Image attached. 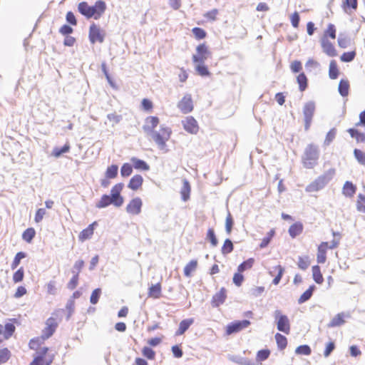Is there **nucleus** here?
I'll return each instance as SVG.
<instances>
[{"label": "nucleus", "mask_w": 365, "mask_h": 365, "mask_svg": "<svg viewBox=\"0 0 365 365\" xmlns=\"http://www.w3.org/2000/svg\"><path fill=\"white\" fill-rule=\"evenodd\" d=\"M274 317L277 322V329L285 334H289L290 331V324L288 317L282 314L280 310H275Z\"/></svg>", "instance_id": "obj_5"}, {"label": "nucleus", "mask_w": 365, "mask_h": 365, "mask_svg": "<svg viewBox=\"0 0 365 365\" xmlns=\"http://www.w3.org/2000/svg\"><path fill=\"white\" fill-rule=\"evenodd\" d=\"M314 288H315V286L314 285H312L309 287L308 289H307L301 296L298 299V303L299 304H302L305 302H307V300H309L311 297L312 296V294H313V292L314 290Z\"/></svg>", "instance_id": "obj_25"}, {"label": "nucleus", "mask_w": 365, "mask_h": 365, "mask_svg": "<svg viewBox=\"0 0 365 365\" xmlns=\"http://www.w3.org/2000/svg\"><path fill=\"white\" fill-rule=\"evenodd\" d=\"M355 56L354 51L346 52L341 56V60L344 62H350L354 60Z\"/></svg>", "instance_id": "obj_59"}, {"label": "nucleus", "mask_w": 365, "mask_h": 365, "mask_svg": "<svg viewBox=\"0 0 365 365\" xmlns=\"http://www.w3.org/2000/svg\"><path fill=\"white\" fill-rule=\"evenodd\" d=\"M178 108L182 113L186 114L193 109L192 100L190 94H186L178 103Z\"/></svg>", "instance_id": "obj_11"}, {"label": "nucleus", "mask_w": 365, "mask_h": 365, "mask_svg": "<svg viewBox=\"0 0 365 365\" xmlns=\"http://www.w3.org/2000/svg\"><path fill=\"white\" fill-rule=\"evenodd\" d=\"M107 118L112 123V126H114L122 120V116L115 113H109L107 115Z\"/></svg>", "instance_id": "obj_53"}, {"label": "nucleus", "mask_w": 365, "mask_h": 365, "mask_svg": "<svg viewBox=\"0 0 365 365\" xmlns=\"http://www.w3.org/2000/svg\"><path fill=\"white\" fill-rule=\"evenodd\" d=\"M24 271L23 267L19 268L13 275V280L15 283L20 282L23 280Z\"/></svg>", "instance_id": "obj_55"}, {"label": "nucleus", "mask_w": 365, "mask_h": 365, "mask_svg": "<svg viewBox=\"0 0 365 365\" xmlns=\"http://www.w3.org/2000/svg\"><path fill=\"white\" fill-rule=\"evenodd\" d=\"M105 33L101 29L99 26L95 24H92L89 29V40L91 43H95L96 41L103 43L104 41Z\"/></svg>", "instance_id": "obj_7"}, {"label": "nucleus", "mask_w": 365, "mask_h": 365, "mask_svg": "<svg viewBox=\"0 0 365 365\" xmlns=\"http://www.w3.org/2000/svg\"><path fill=\"white\" fill-rule=\"evenodd\" d=\"M193 322L194 321L192 319H184L182 321H181L179 324V328H178V331H176L175 334L176 335L183 334L188 329V328L193 323Z\"/></svg>", "instance_id": "obj_20"}, {"label": "nucleus", "mask_w": 365, "mask_h": 365, "mask_svg": "<svg viewBox=\"0 0 365 365\" xmlns=\"http://www.w3.org/2000/svg\"><path fill=\"white\" fill-rule=\"evenodd\" d=\"M207 238L210 241L213 247H216L217 245L218 241L212 228H210L207 230Z\"/></svg>", "instance_id": "obj_48"}, {"label": "nucleus", "mask_w": 365, "mask_h": 365, "mask_svg": "<svg viewBox=\"0 0 365 365\" xmlns=\"http://www.w3.org/2000/svg\"><path fill=\"white\" fill-rule=\"evenodd\" d=\"M70 150V145L68 143H66L61 148H55L53 149V155L56 157V158H58L60 157L62 154L63 153H66L67 152H68Z\"/></svg>", "instance_id": "obj_41"}, {"label": "nucleus", "mask_w": 365, "mask_h": 365, "mask_svg": "<svg viewBox=\"0 0 365 365\" xmlns=\"http://www.w3.org/2000/svg\"><path fill=\"white\" fill-rule=\"evenodd\" d=\"M345 321L344 319V314L339 313L337 314L328 324L329 327H339L344 324Z\"/></svg>", "instance_id": "obj_24"}, {"label": "nucleus", "mask_w": 365, "mask_h": 365, "mask_svg": "<svg viewBox=\"0 0 365 365\" xmlns=\"http://www.w3.org/2000/svg\"><path fill=\"white\" fill-rule=\"evenodd\" d=\"M158 123L159 118L158 117L149 116L146 118L143 129L148 135L152 138L160 150L167 152L166 142L170 137L171 130L169 128L162 125L159 132L155 131L154 129Z\"/></svg>", "instance_id": "obj_1"}, {"label": "nucleus", "mask_w": 365, "mask_h": 365, "mask_svg": "<svg viewBox=\"0 0 365 365\" xmlns=\"http://www.w3.org/2000/svg\"><path fill=\"white\" fill-rule=\"evenodd\" d=\"M328 248V242H323L320 244V245L318 247V252H317V262L320 264H324L326 262L327 257H326V252L327 249Z\"/></svg>", "instance_id": "obj_16"}, {"label": "nucleus", "mask_w": 365, "mask_h": 365, "mask_svg": "<svg viewBox=\"0 0 365 365\" xmlns=\"http://www.w3.org/2000/svg\"><path fill=\"white\" fill-rule=\"evenodd\" d=\"M36 232L34 228L26 229L22 235V238L27 242H30L34 237Z\"/></svg>", "instance_id": "obj_39"}, {"label": "nucleus", "mask_w": 365, "mask_h": 365, "mask_svg": "<svg viewBox=\"0 0 365 365\" xmlns=\"http://www.w3.org/2000/svg\"><path fill=\"white\" fill-rule=\"evenodd\" d=\"M233 250V244L230 239H226L222 247V254L226 255Z\"/></svg>", "instance_id": "obj_38"}, {"label": "nucleus", "mask_w": 365, "mask_h": 365, "mask_svg": "<svg viewBox=\"0 0 365 365\" xmlns=\"http://www.w3.org/2000/svg\"><path fill=\"white\" fill-rule=\"evenodd\" d=\"M328 36L333 39L336 38V29L334 24H329L328 25V28L325 31L324 37L327 38Z\"/></svg>", "instance_id": "obj_51"}, {"label": "nucleus", "mask_w": 365, "mask_h": 365, "mask_svg": "<svg viewBox=\"0 0 365 365\" xmlns=\"http://www.w3.org/2000/svg\"><path fill=\"white\" fill-rule=\"evenodd\" d=\"M232 225H233V220H232L231 214L230 212H228V215L226 217V221H225V230H226V232L227 233V235H230L231 233Z\"/></svg>", "instance_id": "obj_57"}, {"label": "nucleus", "mask_w": 365, "mask_h": 365, "mask_svg": "<svg viewBox=\"0 0 365 365\" xmlns=\"http://www.w3.org/2000/svg\"><path fill=\"white\" fill-rule=\"evenodd\" d=\"M143 182V177L140 175H135L130 179L128 187L133 190H137L142 185Z\"/></svg>", "instance_id": "obj_19"}, {"label": "nucleus", "mask_w": 365, "mask_h": 365, "mask_svg": "<svg viewBox=\"0 0 365 365\" xmlns=\"http://www.w3.org/2000/svg\"><path fill=\"white\" fill-rule=\"evenodd\" d=\"M110 200H111V204L116 207H120L123 203V198L121 195H110Z\"/></svg>", "instance_id": "obj_54"}, {"label": "nucleus", "mask_w": 365, "mask_h": 365, "mask_svg": "<svg viewBox=\"0 0 365 365\" xmlns=\"http://www.w3.org/2000/svg\"><path fill=\"white\" fill-rule=\"evenodd\" d=\"M356 190V186L351 182L346 181L342 188V193L346 197H351L355 194Z\"/></svg>", "instance_id": "obj_18"}, {"label": "nucleus", "mask_w": 365, "mask_h": 365, "mask_svg": "<svg viewBox=\"0 0 365 365\" xmlns=\"http://www.w3.org/2000/svg\"><path fill=\"white\" fill-rule=\"evenodd\" d=\"M25 257H26L25 253H24L22 252H18L16 255L14 259L11 263V269H16L18 267V265L19 264L21 259H24Z\"/></svg>", "instance_id": "obj_49"}, {"label": "nucleus", "mask_w": 365, "mask_h": 365, "mask_svg": "<svg viewBox=\"0 0 365 365\" xmlns=\"http://www.w3.org/2000/svg\"><path fill=\"white\" fill-rule=\"evenodd\" d=\"M57 326L58 324L54 318H48L46 322V327L43 330L42 338L46 339L51 336L54 333Z\"/></svg>", "instance_id": "obj_12"}, {"label": "nucleus", "mask_w": 365, "mask_h": 365, "mask_svg": "<svg viewBox=\"0 0 365 365\" xmlns=\"http://www.w3.org/2000/svg\"><path fill=\"white\" fill-rule=\"evenodd\" d=\"M348 132L352 138H356L358 143L365 142V133H360L354 128H349Z\"/></svg>", "instance_id": "obj_28"}, {"label": "nucleus", "mask_w": 365, "mask_h": 365, "mask_svg": "<svg viewBox=\"0 0 365 365\" xmlns=\"http://www.w3.org/2000/svg\"><path fill=\"white\" fill-rule=\"evenodd\" d=\"M270 354V351L269 349H262L259 350L257 354V361H262L266 360Z\"/></svg>", "instance_id": "obj_46"}, {"label": "nucleus", "mask_w": 365, "mask_h": 365, "mask_svg": "<svg viewBox=\"0 0 365 365\" xmlns=\"http://www.w3.org/2000/svg\"><path fill=\"white\" fill-rule=\"evenodd\" d=\"M118 167L116 165H112L108 167L106 172V177L108 179L115 178L118 175Z\"/></svg>", "instance_id": "obj_34"}, {"label": "nucleus", "mask_w": 365, "mask_h": 365, "mask_svg": "<svg viewBox=\"0 0 365 365\" xmlns=\"http://www.w3.org/2000/svg\"><path fill=\"white\" fill-rule=\"evenodd\" d=\"M275 339L277 344V346L280 350H283L287 345V338L279 333L275 334Z\"/></svg>", "instance_id": "obj_31"}, {"label": "nucleus", "mask_w": 365, "mask_h": 365, "mask_svg": "<svg viewBox=\"0 0 365 365\" xmlns=\"http://www.w3.org/2000/svg\"><path fill=\"white\" fill-rule=\"evenodd\" d=\"M295 353L307 356L311 354V349L308 345H301L296 349Z\"/></svg>", "instance_id": "obj_47"}, {"label": "nucleus", "mask_w": 365, "mask_h": 365, "mask_svg": "<svg viewBox=\"0 0 365 365\" xmlns=\"http://www.w3.org/2000/svg\"><path fill=\"white\" fill-rule=\"evenodd\" d=\"M123 183H118L110 190V195H115L116 196L120 195V192L123 188Z\"/></svg>", "instance_id": "obj_63"}, {"label": "nucleus", "mask_w": 365, "mask_h": 365, "mask_svg": "<svg viewBox=\"0 0 365 365\" xmlns=\"http://www.w3.org/2000/svg\"><path fill=\"white\" fill-rule=\"evenodd\" d=\"M160 293H161V286L159 283L153 284L149 288L148 294H149L150 297L157 299V298L160 297Z\"/></svg>", "instance_id": "obj_30"}, {"label": "nucleus", "mask_w": 365, "mask_h": 365, "mask_svg": "<svg viewBox=\"0 0 365 365\" xmlns=\"http://www.w3.org/2000/svg\"><path fill=\"white\" fill-rule=\"evenodd\" d=\"M254 264V259L252 258H250L247 260L243 262L238 266L237 270L239 272H242L247 269H250L252 267Z\"/></svg>", "instance_id": "obj_40"}, {"label": "nucleus", "mask_w": 365, "mask_h": 365, "mask_svg": "<svg viewBox=\"0 0 365 365\" xmlns=\"http://www.w3.org/2000/svg\"><path fill=\"white\" fill-rule=\"evenodd\" d=\"M78 272H76L73 277L71 279L70 282L68 283L67 287L69 289H74L78 285Z\"/></svg>", "instance_id": "obj_60"}, {"label": "nucleus", "mask_w": 365, "mask_h": 365, "mask_svg": "<svg viewBox=\"0 0 365 365\" xmlns=\"http://www.w3.org/2000/svg\"><path fill=\"white\" fill-rule=\"evenodd\" d=\"M312 275L314 280L317 284H322L323 282V277L320 271V267L318 265H315L312 267Z\"/></svg>", "instance_id": "obj_32"}, {"label": "nucleus", "mask_w": 365, "mask_h": 365, "mask_svg": "<svg viewBox=\"0 0 365 365\" xmlns=\"http://www.w3.org/2000/svg\"><path fill=\"white\" fill-rule=\"evenodd\" d=\"M321 44L323 51L329 56H335L336 55V50L333 44L326 37H323L321 40Z\"/></svg>", "instance_id": "obj_15"}, {"label": "nucleus", "mask_w": 365, "mask_h": 365, "mask_svg": "<svg viewBox=\"0 0 365 365\" xmlns=\"http://www.w3.org/2000/svg\"><path fill=\"white\" fill-rule=\"evenodd\" d=\"M192 33L195 35V36L198 39L204 38L206 36L205 31L201 28H194L192 29Z\"/></svg>", "instance_id": "obj_62"}, {"label": "nucleus", "mask_w": 365, "mask_h": 365, "mask_svg": "<svg viewBox=\"0 0 365 365\" xmlns=\"http://www.w3.org/2000/svg\"><path fill=\"white\" fill-rule=\"evenodd\" d=\"M143 355L148 359H154L155 353V351L148 346H145L142 350Z\"/></svg>", "instance_id": "obj_52"}, {"label": "nucleus", "mask_w": 365, "mask_h": 365, "mask_svg": "<svg viewBox=\"0 0 365 365\" xmlns=\"http://www.w3.org/2000/svg\"><path fill=\"white\" fill-rule=\"evenodd\" d=\"M133 167L129 163H124L120 169V174L123 177H128L131 175Z\"/></svg>", "instance_id": "obj_45"}, {"label": "nucleus", "mask_w": 365, "mask_h": 365, "mask_svg": "<svg viewBox=\"0 0 365 365\" xmlns=\"http://www.w3.org/2000/svg\"><path fill=\"white\" fill-rule=\"evenodd\" d=\"M142 205V200L140 197H136L132 199L128 204L126 211L130 215H137L140 213Z\"/></svg>", "instance_id": "obj_10"}, {"label": "nucleus", "mask_w": 365, "mask_h": 365, "mask_svg": "<svg viewBox=\"0 0 365 365\" xmlns=\"http://www.w3.org/2000/svg\"><path fill=\"white\" fill-rule=\"evenodd\" d=\"M131 161L133 164V167L137 170H148L150 169L149 165L143 160L138 159L136 158H132Z\"/></svg>", "instance_id": "obj_23"}, {"label": "nucleus", "mask_w": 365, "mask_h": 365, "mask_svg": "<svg viewBox=\"0 0 365 365\" xmlns=\"http://www.w3.org/2000/svg\"><path fill=\"white\" fill-rule=\"evenodd\" d=\"M15 326L11 323H7L4 327V337L5 339H9L15 331Z\"/></svg>", "instance_id": "obj_33"}, {"label": "nucleus", "mask_w": 365, "mask_h": 365, "mask_svg": "<svg viewBox=\"0 0 365 365\" xmlns=\"http://www.w3.org/2000/svg\"><path fill=\"white\" fill-rule=\"evenodd\" d=\"M197 64L195 66V69L199 75L202 76H206L210 75V72L207 68L204 65V63H197Z\"/></svg>", "instance_id": "obj_44"}, {"label": "nucleus", "mask_w": 365, "mask_h": 365, "mask_svg": "<svg viewBox=\"0 0 365 365\" xmlns=\"http://www.w3.org/2000/svg\"><path fill=\"white\" fill-rule=\"evenodd\" d=\"M180 193L182 200L184 202L188 200V199L190 198V185L189 182L185 179L183 180V185L181 188Z\"/></svg>", "instance_id": "obj_21"}, {"label": "nucleus", "mask_w": 365, "mask_h": 365, "mask_svg": "<svg viewBox=\"0 0 365 365\" xmlns=\"http://www.w3.org/2000/svg\"><path fill=\"white\" fill-rule=\"evenodd\" d=\"M226 299V290L225 288H222L220 292L216 293L212 300L213 307H218L222 304Z\"/></svg>", "instance_id": "obj_17"}, {"label": "nucleus", "mask_w": 365, "mask_h": 365, "mask_svg": "<svg viewBox=\"0 0 365 365\" xmlns=\"http://www.w3.org/2000/svg\"><path fill=\"white\" fill-rule=\"evenodd\" d=\"M11 356V352L7 348L0 349V364L6 363Z\"/></svg>", "instance_id": "obj_43"}, {"label": "nucleus", "mask_w": 365, "mask_h": 365, "mask_svg": "<svg viewBox=\"0 0 365 365\" xmlns=\"http://www.w3.org/2000/svg\"><path fill=\"white\" fill-rule=\"evenodd\" d=\"M97 225V222H93L91 225H89L86 229L83 230L79 235L78 239L81 242H84L85 240H87L90 239L94 232L95 227Z\"/></svg>", "instance_id": "obj_14"}, {"label": "nucleus", "mask_w": 365, "mask_h": 365, "mask_svg": "<svg viewBox=\"0 0 365 365\" xmlns=\"http://www.w3.org/2000/svg\"><path fill=\"white\" fill-rule=\"evenodd\" d=\"M334 175L335 170L333 168L329 169L315 179L314 181L309 184L306 187L305 191L307 192H314L323 189L331 180Z\"/></svg>", "instance_id": "obj_3"}, {"label": "nucleus", "mask_w": 365, "mask_h": 365, "mask_svg": "<svg viewBox=\"0 0 365 365\" xmlns=\"http://www.w3.org/2000/svg\"><path fill=\"white\" fill-rule=\"evenodd\" d=\"M315 103L314 101H309L306 103L303 107V115L304 118V129L308 130L310 128L312 118L315 112Z\"/></svg>", "instance_id": "obj_6"}, {"label": "nucleus", "mask_w": 365, "mask_h": 365, "mask_svg": "<svg viewBox=\"0 0 365 365\" xmlns=\"http://www.w3.org/2000/svg\"><path fill=\"white\" fill-rule=\"evenodd\" d=\"M318 158L319 152L317 147L312 144L309 145L306 148L302 157L304 166L308 169L313 168L316 165Z\"/></svg>", "instance_id": "obj_4"}, {"label": "nucleus", "mask_w": 365, "mask_h": 365, "mask_svg": "<svg viewBox=\"0 0 365 365\" xmlns=\"http://www.w3.org/2000/svg\"><path fill=\"white\" fill-rule=\"evenodd\" d=\"M349 83L346 80H341L339 84V93L345 97L349 94Z\"/></svg>", "instance_id": "obj_29"}, {"label": "nucleus", "mask_w": 365, "mask_h": 365, "mask_svg": "<svg viewBox=\"0 0 365 365\" xmlns=\"http://www.w3.org/2000/svg\"><path fill=\"white\" fill-rule=\"evenodd\" d=\"M110 204L111 200H110V195H103L96 206L98 208H104L108 207Z\"/></svg>", "instance_id": "obj_36"}, {"label": "nucleus", "mask_w": 365, "mask_h": 365, "mask_svg": "<svg viewBox=\"0 0 365 365\" xmlns=\"http://www.w3.org/2000/svg\"><path fill=\"white\" fill-rule=\"evenodd\" d=\"M101 294V289L100 288H97L94 289L91 295L90 302L93 304H96L98 303V299L100 298Z\"/></svg>", "instance_id": "obj_50"}, {"label": "nucleus", "mask_w": 365, "mask_h": 365, "mask_svg": "<svg viewBox=\"0 0 365 365\" xmlns=\"http://www.w3.org/2000/svg\"><path fill=\"white\" fill-rule=\"evenodd\" d=\"M329 76L331 79H336L339 76L337 64L334 60L331 61L329 63Z\"/></svg>", "instance_id": "obj_27"}, {"label": "nucleus", "mask_w": 365, "mask_h": 365, "mask_svg": "<svg viewBox=\"0 0 365 365\" xmlns=\"http://www.w3.org/2000/svg\"><path fill=\"white\" fill-rule=\"evenodd\" d=\"M297 83H299V90L304 91L307 87V78L304 73H302L297 77Z\"/></svg>", "instance_id": "obj_35"}, {"label": "nucleus", "mask_w": 365, "mask_h": 365, "mask_svg": "<svg viewBox=\"0 0 365 365\" xmlns=\"http://www.w3.org/2000/svg\"><path fill=\"white\" fill-rule=\"evenodd\" d=\"M336 134V130L335 128L331 129L327 134L326 138L324 140V144L326 145H329L332 142V140L334 139Z\"/></svg>", "instance_id": "obj_56"}, {"label": "nucleus", "mask_w": 365, "mask_h": 365, "mask_svg": "<svg viewBox=\"0 0 365 365\" xmlns=\"http://www.w3.org/2000/svg\"><path fill=\"white\" fill-rule=\"evenodd\" d=\"M356 210L365 213V195L359 194L356 201Z\"/></svg>", "instance_id": "obj_37"}, {"label": "nucleus", "mask_w": 365, "mask_h": 365, "mask_svg": "<svg viewBox=\"0 0 365 365\" xmlns=\"http://www.w3.org/2000/svg\"><path fill=\"white\" fill-rule=\"evenodd\" d=\"M275 269L277 270L278 274L274 278L272 283L274 284L277 285L279 284V282L281 280V278H282L283 272H284V269L280 265H278V266L275 267Z\"/></svg>", "instance_id": "obj_61"}, {"label": "nucleus", "mask_w": 365, "mask_h": 365, "mask_svg": "<svg viewBox=\"0 0 365 365\" xmlns=\"http://www.w3.org/2000/svg\"><path fill=\"white\" fill-rule=\"evenodd\" d=\"M78 9L88 19L93 17L98 19L106 10V3L100 0L96 1L94 6H89L87 2L83 1L79 3Z\"/></svg>", "instance_id": "obj_2"}, {"label": "nucleus", "mask_w": 365, "mask_h": 365, "mask_svg": "<svg viewBox=\"0 0 365 365\" xmlns=\"http://www.w3.org/2000/svg\"><path fill=\"white\" fill-rule=\"evenodd\" d=\"M250 325V322L249 320L245 319L242 321H235L227 324L226 328V333L227 335L232 334L234 333H237L242 329H246Z\"/></svg>", "instance_id": "obj_8"}, {"label": "nucleus", "mask_w": 365, "mask_h": 365, "mask_svg": "<svg viewBox=\"0 0 365 365\" xmlns=\"http://www.w3.org/2000/svg\"><path fill=\"white\" fill-rule=\"evenodd\" d=\"M290 20H291V23H292V25L293 27L297 28L299 26V23L300 18H299V14L297 11L294 12L291 16Z\"/></svg>", "instance_id": "obj_64"}, {"label": "nucleus", "mask_w": 365, "mask_h": 365, "mask_svg": "<svg viewBox=\"0 0 365 365\" xmlns=\"http://www.w3.org/2000/svg\"><path fill=\"white\" fill-rule=\"evenodd\" d=\"M196 50L197 54H195L192 56L193 62L204 63L210 55V51L207 46L204 43H202L197 47Z\"/></svg>", "instance_id": "obj_9"}, {"label": "nucleus", "mask_w": 365, "mask_h": 365, "mask_svg": "<svg viewBox=\"0 0 365 365\" xmlns=\"http://www.w3.org/2000/svg\"><path fill=\"white\" fill-rule=\"evenodd\" d=\"M298 266L300 269L304 270L309 266V260L308 257H299Z\"/></svg>", "instance_id": "obj_58"}, {"label": "nucleus", "mask_w": 365, "mask_h": 365, "mask_svg": "<svg viewBox=\"0 0 365 365\" xmlns=\"http://www.w3.org/2000/svg\"><path fill=\"white\" fill-rule=\"evenodd\" d=\"M354 155L361 165H365V153L359 149H354Z\"/></svg>", "instance_id": "obj_42"}, {"label": "nucleus", "mask_w": 365, "mask_h": 365, "mask_svg": "<svg viewBox=\"0 0 365 365\" xmlns=\"http://www.w3.org/2000/svg\"><path fill=\"white\" fill-rule=\"evenodd\" d=\"M302 230H303L302 224L300 222H296L289 227V235L292 238H294L302 233Z\"/></svg>", "instance_id": "obj_22"}, {"label": "nucleus", "mask_w": 365, "mask_h": 365, "mask_svg": "<svg viewBox=\"0 0 365 365\" xmlns=\"http://www.w3.org/2000/svg\"><path fill=\"white\" fill-rule=\"evenodd\" d=\"M184 129L192 134H195L198 131V125L196 120L192 117L188 116L182 120Z\"/></svg>", "instance_id": "obj_13"}, {"label": "nucleus", "mask_w": 365, "mask_h": 365, "mask_svg": "<svg viewBox=\"0 0 365 365\" xmlns=\"http://www.w3.org/2000/svg\"><path fill=\"white\" fill-rule=\"evenodd\" d=\"M197 266V260H191L184 268V274L189 277L192 275V272L195 271Z\"/></svg>", "instance_id": "obj_26"}]
</instances>
